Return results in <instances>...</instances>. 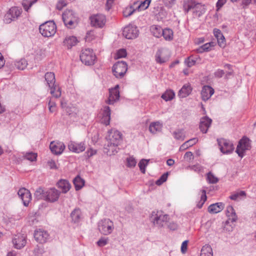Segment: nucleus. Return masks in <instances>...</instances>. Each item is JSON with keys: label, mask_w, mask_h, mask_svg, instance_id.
I'll list each match as a JSON object with an SVG mask.
<instances>
[{"label": "nucleus", "mask_w": 256, "mask_h": 256, "mask_svg": "<svg viewBox=\"0 0 256 256\" xmlns=\"http://www.w3.org/2000/svg\"><path fill=\"white\" fill-rule=\"evenodd\" d=\"M106 138L107 144L104 148V152L110 156L117 153L119 150L118 146L122 141V134L117 130H110L108 131V134Z\"/></svg>", "instance_id": "1"}, {"label": "nucleus", "mask_w": 256, "mask_h": 256, "mask_svg": "<svg viewBox=\"0 0 256 256\" xmlns=\"http://www.w3.org/2000/svg\"><path fill=\"white\" fill-rule=\"evenodd\" d=\"M183 7L184 10L188 12L192 10L193 14L198 17H200L206 12V8L204 5L196 3L193 0H186L184 2Z\"/></svg>", "instance_id": "2"}, {"label": "nucleus", "mask_w": 256, "mask_h": 256, "mask_svg": "<svg viewBox=\"0 0 256 256\" xmlns=\"http://www.w3.org/2000/svg\"><path fill=\"white\" fill-rule=\"evenodd\" d=\"M46 85L50 89V93L54 97L58 98L61 96L60 88L56 84L54 74L52 72H47L44 75Z\"/></svg>", "instance_id": "3"}, {"label": "nucleus", "mask_w": 256, "mask_h": 256, "mask_svg": "<svg viewBox=\"0 0 256 256\" xmlns=\"http://www.w3.org/2000/svg\"><path fill=\"white\" fill-rule=\"evenodd\" d=\"M56 25L53 21L46 22L40 25L39 28L40 32L44 37L54 36L56 32Z\"/></svg>", "instance_id": "4"}, {"label": "nucleus", "mask_w": 256, "mask_h": 256, "mask_svg": "<svg viewBox=\"0 0 256 256\" xmlns=\"http://www.w3.org/2000/svg\"><path fill=\"white\" fill-rule=\"evenodd\" d=\"M168 218V214H164L162 212H152L150 216V220L155 226L162 228L167 222Z\"/></svg>", "instance_id": "5"}, {"label": "nucleus", "mask_w": 256, "mask_h": 256, "mask_svg": "<svg viewBox=\"0 0 256 256\" xmlns=\"http://www.w3.org/2000/svg\"><path fill=\"white\" fill-rule=\"evenodd\" d=\"M98 229L102 234L108 235L114 229V223L110 219H103L98 222Z\"/></svg>", "instance_id": "6"}, {"label": "nucleus", "mask_w": 256, "mask_h": 256, "mask_svg": "<svg viewBox=\"0 0 256 256\" xmlns=\"http://www.w3.org/2000/svg\"><path fill=\"white\" fill-rule=\"evenodd\" d=\"M80 57L82 62L88 66L94 64L96 58L92 50L90 48L82 50Z\"/></svg>", "instance_id": "7"}, {"label": "nucleus", "mask_w": 256, "mask_h": 256, "mask_svg": "<svg viewBox=\"0 0 256 256\" xmlns=\"http://www.w3.org/2000/svg\"><path fill=\"white\" fill-rule=\"evenodd\" d=\"M22 10L18 7H12L6 14L4 21L6 24H10L17 19L21 14Z\"/></svg>", "instance_id": "8"}, {"label": "nucleus", "mask_w": 256, "mask_h": 256, "mask_svg": "<svg viewBox=\"0 0 256 256\" xmlns=\"http://www.w3.org/2000/svg\"><path fill=\"white\" fill-rule=\"evenodd\" d=\"M128 70V66L124 61H118L112 66V72L117 78H122Z\"/></svg>", "instance_id": "9"}, {"label": "nucleus", "mask_w": 256, "mask_h": 256, "mask_svg": "<svg viewBox=\"0 0 256 256\" xmlns=\"http://www.w3.org/2000/svg\"><path fill=\"white\" fill-rule=\"evenodd\" d=\"M226 214L228 217V219L226 222L224 229L226 231L231 232L232 230L233 226H230L229 228L228 227V224L235 222L237 220V216L232 206H227Z\"/></svg>", "instance_id": "10"}, {"label": "nucleus", "mask_w": 256, "mask_h": 256, "mask_svg": "<svg viewBox=\"0 0 256 256\" xmlns=\"http://www.w3.org/2000/svg\"><path fill=\"white\" fill-rule=\"evenodd\" d=\"M217 140L220 149L223 154H228L234 150V145L230 140L224 138L218 139Z\"/></svg>", "instance_id": "11"}, {"label": "nucleus", "mask_w": 256, "mask_h": 256, "mask_svg": "<svg viewBox=\"0 0 256 256\" xmlns=\"http://www.w3.org/2000/svg\"><path fill=\"white\" fill-rule=\"evenodd\" d=\"M122 34L127 39H134L138 35V30L134 25L129 24L124 28Z\"/></svg>", "instance_id": "12"}, {"label": "nucleus", "mask_w": 256, "mask_h": 256, "mask_svg": "<svg viewBox=\"0 0 256 256\" xmlns=\"http://www.w3.org/2000/svg\"><path fill=\"white\" fill-rule=\"evenodd\" d=\"M90 19L92 26L102 28L106 24V18L104 15L97 14L92 16Z\"/></svg>", "instance_id": "13"}, {"label": "nucleus", "mask_w": 256, "mask_h": 256, "mask_svg": "<svg viewBox=\"0 0 256 256\" xmlns=\"http://www.w3.org/2000/svg\"><path fill=\"white\" fill-rule=\"evenodd\" d=\"M250 140L248 138H242L240 140L236 149V152L240 158L244 156V154L246 150L250 148Z\"/></svg>", "instance_id": "14"}, {"label": "nucleus", "mask_w": 256, "mask_h": 256, "mask_svg": "<svg viewBox=\"0 0 256 256\" xmlns=\"http://www.w3.org/2000/svg\"><path fill=\"white\" fill-rule=\"evenodd\" d=\"M118 88L119 86L117 84L114 88L109 90V96L108 100L106 101V104H113L119 100L120 92Z\"/></svg>", "instance_id": "15"}, {"label": "nucleus", "mask_w": 256, "mask_h": 256, "mask_svg": "<svg viewBox=\"0 0 256 256\" xmlns=\"http://www.w3.org/2000/svg\"><path fill=\"white\" fill-rule=\"evenodd\" d=\"M170 57L168 52L164 49L158 50L156 54V61L157 63L162 64L168 60Z\"/></svg>", "instance_id": "16"}, {"label": "nucleus", "mask_w": 256, "mask_h": 256, "mask_svg": "<svg viewBox=\"0 0 256 256\" xmlns=\"http://www.w3.org/2000/svg\"><path fill=\"white\" fill-rule=\"evenodd\" d=\"M60 192L56 188H50L46 192V200L51 202L57 201L60 197Z\"/></svg>", "instance_id": "17"}, {"label": "nucleus", "mask_w": 256, "mask_h": 256, "mask_svg": "<svg viewBox=\"0 0 256 256\" xmlns=\"http://www.w3.org/2000/svg\"><path fill=\"white\" fill-rule=\"evenodd\" d=\"M18 194L22 200L24 205L28 206L32 200L30 192L26 188H22L19 190Z\"/></svg>", "instance_id": "18"}, {"label": "nucleus", "mask_w": 256, "mask_h": 256, "mask_svg": "<svg viewBox=\"0 0 256 256\" xmlns=\"http://www.w3.org/2000/svg\"><path fill=\"white\" fill-rule=\"evenodd\" d=\"M34 237L38 242L42 244L46 242L48 238L49 234L46 231L42 229H39L35 230Z\"/></svg>", "instance_id": "19"}, {"label": "nucleus", "mask_w": 256, "mask_h": 256, "mask_svg": "<svg viewBox=\"0 0 256 256\" xmlns=\"http://www.w3.org/2000/svg\"><path fill=\"white\" fill-rule=\"evenodd\" d=\"M51 152L54 154H61L65 148V146L63 142H52L50 145Z\"/></svg>", "instance_id": "20"}, {"label": "nucleus", "mask_w": 256, "mask_h": 256, "mask_svg": "<svg viewBox=\"0 0 256 256\" xmlns=\"http://www.w3.org/2000/svg\"><path fill=\"white\" fill-rule=\"evenodd\" d=\"M212 120L208 116L202 118L200 120L199 128L203 134H206L208 128L210 126Z\"/></svg>", "instance_id": "21"}, {"label": "nucleus", "mask_w": 256, "mask_h": 256, "mask_svg": "<svg viewBox=\"0 0 256 256\" xmlns=\"http://www.w3.org/2000/svg\"><path fill=\"white\" fill-rule=\"evenodd\" d=\"M68 148L72 152L80 153L85 150L86 146L84 142L78 143L74 142H70L68 144Z\"/></svg>", "instance_id": "22"}, {"label": "nucleus", "mask_w": 256, "mask_h": 256, "mask_svg": "<svg viewBox=\"0 0 256 256\" xmlns=\"http://www.w3.org/2000/svg\"><path fill=\"white\" fill-rule=\"evenodd\" d=\"M26 236L24 234L16 236L12 240V243L14 248L17 249H20L23 248L26 244Z\"/></svg>", "instance_id": "23"}, {"label": "nucleus", "mask_w": 256, "mask_h": 256, "mask_svg": "<svg viewBox=\"0 0 256 256\" xmlns=\"http://www.w3.org/2000/svg\"><path fill=\"white\" fill-rule=\"evenodd\" d=\"M214 93V90L209 86H204L202 87L201 96L204 101L208 100Z\"/></svg>", "instance_id": "24"}, {"label": "nucleus", "mask_w": 256, "mask_h": 256, "mask_svg": "<svg viewBox=\"0 0 256 256\" xmlns=\"http://www.w3.org/2000/svg\"><path fill=\"white\" fill-rule=\"evenodd\" d=\"M56 186L64 194L66 193L71 188V185L68 181L64 179L59 180L56 184Z\"/></svg>", "instance_id": "25"}, {"label": "nucleus", "mask_w": 256, "mask_h": 256, "mask_svg": "<svg viewBox=\"0 0 256 256\" xmlns=\"http://www.w3.org/2000/svg\"><path fill=\"white\" fill-rule=\"evenodd\" d=\"M214 36L217 38L218 43L220 46L224 47L226 45L225 38L221 32V31L218 28H214Z\"/></svg>", "instance_id": "26"}, {"label": "nucleus", "mask_w": 256, "mask_h": 256, "mask_svg": "<svg viewBox=\"0 0 256 256\" xmlns=\"http://www.w3.org/2000/svg\"><path fill=\"white\" fill-rule=\"evenodd\" d=\"M224 206L222 202L212 204L208 207V212L210 214H217L224 209Z\"/></svg>", "instance_id": "27"}, {"label": "nucleus", "mask_w": 256, "mask_h": 256, "mask_svg": "<svg viewBox=\"0 0 256 256\" xmlns=\"http://www.w3.org/2000/svg\"><path fill=\"white\" fill-rule=\"evenodd\" d=\"M192 88L190 84H184L179 90L178 96L182 98H186L191 93Z\"/></svg>", "instance_id": "28"}, {"label": "nucleus", "mask_w": 256, "mask_h": 256, "mask_svg": "<svg viewBox=\"0 0 256 256\" xmlns=\"http://www.w3.org/2000/svg\"><path fill=\"white\" fill-rule=\"evenodd\" d=\"M162 128V122H155L150 124L149 130L151 133L155 134L158 132H161Z\"/></svg>", "instance_id": "29"}, {"label": "nucleus", "mask_w": 256, "mask_h": 256, "mask_svg": "<svg viewBox=\"0 0 256 256\" xmlns=\"http://www.w3.org/2000/svg\"><path fill=\"white\" fill-rule=\"evenodd\" d=\"M78 42V40L74 36H66L64 40V44L68 48H70L76 46Z\"/></svg>", "instance_id": "30"}, {"label": "nucleus", "mask_w": 256, "mask_h": 256, "mask_svg": "<svg viewBox=\"0 0 256 256\" xmlns=\"http://www.w3.org/2000/svg\"><path fill=\"white\" fill-rule=\"evenodd\" d=\"M110 110L108 106H106L102 114V122L107 126L110 124Z\"/></svg>", "instance_id": "31"}, {"label": "nucleus", "mask_w": 256, "mask_h": 256, "mask_svg": "<svg viewBox=\"0 0 256 256\" xmlns=\"http://www.w3.org/2000/svg\"><path fill=\"white\" fill-rule=\"evenodd\" d=\"M72 221L74 223L78 222L82 218V212L80 208H75L70 214Z\"/></svg>", "instance_id": "32"}, {"label": "nucleus", "mask_w": 256, "mask_h": 256, "mask_svg": "<svg viewBox=\"0 0 256 256\" xmlns=\"http://www.w3.org/2000/svg\"><path fill=\"white\" fill-rule=\"evenodd\" d=\"M84 180L80 176H77L74 180L73 183L76 190H80L84 185Z\"/></svg>", "instance_id": "33"}, {"label": "nucleus", "mask_w": 256, "mask_h": 256, "mask_svg": "<svg viewBox=\"0 0 256 256\" xmlns=\"http://www.w3.org/2000/svg\"><path fill=\"white\" fill-rule=\"evenodd\" d=\"M150 30L154 36L158 38L162 36V28L161 26L157 25L152 26Z\"/></svg>", "instance_id": "34"}, {"label": "nucleus", "mask_w": 256, "mask_h": 256, "mask_svg": "<svg viewBox=\"0 0 256 256\" xmlns=\"http://www.w3.org/2000/svg\"><path fill=\"white\" fill-rule=\"evenodd\" d=\"M162 36H163L166 40H172L173 38V32L170 28H162Z\"/></svg>", "instance_id": "35"}, {"label": "nucleus", "mask_w": 256, "mask_h": 256, "mask_svg": "<svg viewBox=\"0 0 256 256\" xmlns=\"http://www.w3.org/2000/svg\"><path fill=\"white\" fill-rule=\"evenodd\" d=\"M77 20L75 13L72 10H66L62 14V20Z\"/></svg>", "instance_id": "36"}, {"label": "nucleus", "mask_w": 256, "mask_h": 256, "mask_svg": "<svg viewBox=\"0 0 256 256\" xmlns=\"http://www.w3.org/2000/svg\"><path fill=\"white\" fill-rule=\"evenodd\" d=\"M175 96V94L172 90H166L162 95L161 98L166 102L171 100Z\"/></svg>", "instance_id": "37"}, {"label": "nucleus", "mask_w": 256, "mask_h": 256, "mask_svg": "<svg viewBox=\"0 0 256 256\" xmlns=\"http://www.w3.org/2000/svg\"><path fill=\"white\" fill-rule=\"evenodd\" d=\"M14 66L18 70H23L28 65L27 61L24 58L16 61L14 64Z\"/></svg>", "instance_id": "38"}, {"label": "nucleus", "mask_w": 256, "mask_h": 256, "mask_svg": "<svg viewBox=\"0 0 256 256\" xmlns=\"http://www.w3.org/2000/svg\"><path fill=\"white\" fill-rule=\"evenodd\" d=\"M212 250L210 246H203L201 250L200 256H212Z\"/></svg>", "instance_id": "39"}, {"label": "nucleus", "mask_w": 256, "mask_h": 256, "mask_svg": "<svg viewBox=\"0 0 256 256\" xmlns=\"http://www.w3.org/2000/svg\"><path fill=\"white\" fill-rule=\"evenodd\" d=\"M45 196L46 192L41 188H38L34 192V196L37 200L44 199L46 200V197H45Z\"/></svg>", "instance_id": "40"}, {"label": "nucleus", "mask_w": 256, "mask_h": 256, "mask_svg": "<svg viewBox=\"0 0 256 256\" xmlns=\"http://www.w3.org/2000/svg\"><path fill=\"white\" fill-rule=\"evenodd\" d=\"M200 192H201L200 200L198 202L197 204V207L199 208H202L204 203L207 200L206 190H202Z\"/></svg>", "instance_id": "41"}, {"label": "nucleus", "mask_w": 256, "mask_h": 256, "mask_svg": "<svg viewBox=\"0 0 256 256\" xmlns=\"http://www.w3.org/2000/svg\"><path fill=\"white\" fill-rule=\"evenodd\" d=\"M172 136L176 140H183L184 139V134L182 130H178L172 133Z\"/></svg>", "instance_id": "42"}, {"label": "nucleus", "mask_w": 256, "mask_h": 256, "mask_svg": "<svg viewBox=\"0 0 256 256\" xmlns=\"http://www.w3.org/2000/svg\"><path fill=\"white\" fill-rule=\"evenodd\" d=\"M213 46V42H208L203 44L198 48L197 50L200 53H202L204 52H208L211 50L210 48Z\"/></svg>", "instance_id": "43"}, {"label": "nucleus", "mask_w": 256, "mask_h": 256, "mask_svg": "<svg viewBox=\"0 0 256 256\" xmlns=\"http://www.w3.org/2000/svg\"><path fill=\"white\" fill-rule=\"evenodd\" d=\"M246 196V194L244 191H240L232 194L230 196V198L234 200H238L242 197H244Z\"/></svg>", "instance_id": "44"}, {"label": "nucleus", "mask_w": 256, "mask_h": 256, "mask_svg": "<svg viewBox=\"0 0 256 256\" xmlns=\"http://www.w3.org/2000/svg\"><path fill=\"white\" fill-rule=\"evenodd\" d=\"M151 0H144L142 1L138 6V10L139 11L144 10H146L149 6Z\"/></svg>", "instance_id": "45"}, {"label": "nucleus", "mask_w": 256, "mask_h": 256, "mask_svg": "<svg viewBox=\"0 0 256 256\" xmlns=\"http://www.w3.org/2000/svg\"><path fill=\"white\" fill-rule=\"evenodd\" d=\"M36 1L37 0H34L32 1L24 0H23L22 2V5L24 10L28 12V9L33 5V4L36 3Z\"/></svg>", "instance_id": "46"}, {"label": "nucleus", "mask_w": 256, "mask_h": 256, "mask_svg": "<svg viewBox=\"0 0 256 256\" xmlns=\"http://www.w3.org/2000/svg\"><path fill=\"white\" fill-rule=\"evenodd\" d=\"M149 160L142 159V160L138 163V166L140 168V170L143 174H144L146 172L145 168L146 166L148 165Z\"/></svg>", "instance_id": "47"}, {"label": "nucleus", "mask_w": 256, "mask_h": 256, "mask_svg": "<svg viewBox=\"0 0 256 256\" xmlns=\"http://www.w3.org/2000/svg\"><path fill=\"white\" fill-rule=\"evenodd\" d=\"M64 22L65 26L70 28H72L75 26V24L77 22V20L73 19L72 20H63Z\"/></svg>", "instance_id": "48"}, {"label": "nucleus", "mask_w": 256, "mask_h": 256, "mask_svg": "<svg viewBox=\"0 0 256 256\" xmlns=\"http://www.w3.org/2000/svg\"><path fill=\"white\" fill-rule=\"evenodd\" d=\"M24 157L26 159L29 160L31 162H34L36 160L37 154L36 153L30 152H27L24 156Z\"/></svg>", "instance_id": "49"}, {"label": "nucleus", "mask_w": 256, "mask_h": 256, "mask_svg": "<svg viewBox=\"0 0 256 256\" xmlns=\"http://www.w3.org/2000/svg\"><path fill=\"white\" fill-rule=\"evenodd\" d=\"M168 172H166L164 174H162L161 176L159 178V179H158L156 181V184H157L158 186H160L162 184H163L164 182H165L168 178Z\"/></svg>", "instance_id": "50"}, {"label": "nucleus", "mask_w": 256, "mask_h": 256, "mask_svg": "<svg viewBox=\"0 0 256 256\" xmlns=\"http://www.w3.org/2000/svg\"><path fill=\"white\" fill-rule=\"evenodd\" d=\"M207 179L210 184H216L218 182V178L210 172L207 174Z\"/></svg>", "instance_id": "51"}, {"label": "nucleus", "mask_w": 256, "mask_h": 256, "mask_svg": "<svg viewBox=\"0 0 256 256\" xmlns=\"http://www.w3.org/2000/svg\"><path fill=\"white\" fill-rule=\"evenodd\" d=\"M196 58L192 56H190L185 60V63L188 67H192L196 64Z\"/></svg>", "instance_id": "52"}, {"label": "nucleus", "mask_w": 256, "mask_h": 256, "mask_svg": "<svg viewBox=\"0 0 256 256\" xmlns=\"http://www.w3.org/2000/svg\"><path fill=\"white\" fill-rule=\"evenodd\" d=\"M108 238H102L97 242V244L99 246L103 247L108 243Z\"/></svg>", "instance_id": "53"}, {"label": "nucleus", "mask_w": 256, "mask_h": 256, "mask_svg": "<svg viewBox=\"0 0 256 256\" xmlns=\"http://www.w3.org/2000/svg\"><path fill=\"white\" fill-rule=\"evenodd\" d=\"M135 10H134L132 6H130L128 8H126L124 11V15L126 17H128L130 16H131L132 14Z\"/></svg>", "instance_id": "54"}, {"label": "nucleus", "mask_w": 256, "mask_h": 256, "mask_svg": "<svg viewBox=\"0 0 256 256\" xmlns=\"http://www.w3.org/2000/svg\"><path fill=\"white\" fill-rule=\"evenodd\" d=\"M136 162L132 157H130L127 158V166L130 168L134 167L136 166Z\"/></svg>", "instance_id": "55"}, {"label": "nucleus", "mask_w": 256, "mask_h": 256, "mask_svg": "<svg viewBox=\"0 0 256 256\" xmlns=\"http://www.w3.org/2000/svg\"><path fill=\"white\" fill-rule=\"evenodd\" d=\"M126 52L124 49H120L117 52L116 56L118 58L126 57Z\"/></svg>", "instance_id": "56"}, {"label": "nucleus", "mask_w": 256, "mask_h": 256, "mask_svg": "<svg viewBox=\"0 0 256 256\" xmlns=\"http://www.w3.org/2000/svg\"><path fill=\"white\" fill-rule=\"evenodd\" d=\"M48 109L50 112H53L56 110V104L55 102H52L50 100L48 102Z\"/></svg>", "instance_id": "57"}, {"label": "nucleus", "mask_w": 256, "mask_h": 256, "mask_svg": "<svg viewBox=\"0 0 256 256\" xmlns=\"http://www.w3.org/2000/svg\"><path fill=\"white\" fill-rule=\"evenodd\" d=\"M224 74V70L220 69L217 70L214 73V76L217 78H222Z\"/></svg>", "instance_id": "58"}, {"label": "nucleus", "mask_w": 256, "mask_h": 256, "mask_svg": "<svg viewBox=\"0 0 256 256\" xmlns=\"http://www.w3.org/2000/svg\"><path fill=\"white\" fill-rule=\"evenodd\" d=\"M198 142V138H191L186 142V143L188 144V147L192 146Z\"/></svg>", "instance_id": "59"}, {"label": "nucleus", "mask_w": 256, "mask_h": 256, "mask_svg": "<svg viewBox=\"0 0 256 256\" xmlns=\"http://www.w3.org/2000/svg\"><path fill=\"white\" fill-rule=\"evenodd\" d=\"M175 0H164V5L168 8L172 7L175 3Z\"/></svg>", "instance_id": "60"}, {"label": "nucleus", "mask_w": 256, "mask_h": 256, "mask_svg": "<svg viewBox=\"0 0 256 256\" xmlns=\"http://www.w3.org/2000/svg\"><path fill=\"white\" fill-rule=\"evenodd\" d=\"M66 6V3L64 0H60L56 4V8L58 10H62V8Z\"/></svg>", "instance_id": "61"}, {"label": "nucleus", "mask_w": 256, "mask_h": 256, "mask_svg": "<svg viewBox=\"0 0 256 256\" xmlns=\"http://www.w3.org/2000/svg\"><path fill=\"white\" fill-rule=\"evenodd\" d=\"M96 152V150H94L92 148H90L86 152V156L88 158H90L94 155Z\"/></svg>", "instance_id": "62"}, {"label": "nucleus", "mask_w": 256, "mask_h": 256, "mask_svg": "<svg viewBox=\"0 0 256 256\" xmlns=\"http://www.w3.org/2000/svg\"><path fill=\"white\" fill-rule=\"evenodd\" d=\"M168 228L172 230H175L178 228V224L174 222H170L168 225Z\"/></svg>", "instance_id": "63"}, {"label": "nucleus", "mask_w": 256, "mask_h": 256, "mask_svg": "<svg viewBox=\"0 0 256 256\" xmlns=\"http://www.w3.org/2000/svg\"><path fill=\"white\" fill-rule=\"evenodd\" d=\"M188 240H185L182 242V246H181V252L182 254H184L187 250V246H188Z\"/></svg>", "instance_id": "64"}]
</instances>
